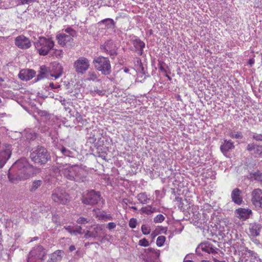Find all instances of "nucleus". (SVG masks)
Returning a JSON list of instances; mask_svg holds the SVG:
<instances>
[{"label":"nucleus","instance_id":"f257e3e1","mask_svg":"<svg viewBox=\"0 0 262 262\" xmlns=\"http://www.w3.org/2000/svg\"><path fill=\"white\" fill-rule=\"evenodd\" d=\"M39 169L30 165L27 160L22 158L16 161L9 169L8 177L10 182L16 183L37 173Z\"/></svg>","mask_w":262,"mask_h":262},{"label":"nucleus","instance_id":"f03ea898","mask_svg":"<svg viewBox=\"0 0 262 262\" xmlns=\"http://www.w3.org/2000/svg\"><path fill=\"white\" fill-rule=\"evenodd\" d=\"M55 42L51 37L40 36L35 43V46L39 54L46 56L53 48Z\"/></svg>","mask_w":262,"mask_h":262},{"label":"nucleus","instance_id":"7ed1b4c3","mask_svg":"<svg viewBox=\"0 0 262 262\" xmlns=\"http://www.w3.org/2000/svg\"><path fill=\"white\" fill-rule=\"evenodd\" d=\"M63 31L64 32L57 33L56 36L58 43L62 47L72 42L73 38L76 35V31L70 27L63 30Z\"/></svg>","mask_w":262,"mask_h":262},{"label":"nucleus","instance_id":"20e7f679","mask_svg":"<svg viewBox=\"0 0 262 262\" xmlns=\"http://www.w3.org/2000/svg\"><path fill=\"white\" fill-rule=\"evenodd\" d=\"M30 158L36 163L45 164L50 159V156L46 148L37 146L33 149Z\"/></svg>","mask_w":262,"mask_h":262},{"label":"nucleus","instance_id":"39448f33","mask_svg":"<svg viewBox=\"0 0 262 262\" xmlns=\"http://www.w3.org/2000/svg\"><path fill=\"white\" fill-rule=\"evenodd\" d=\"M46 255L47 251L42 246H36L29 252L27 262H42Z\"/></svg>","mask_w":262,"mask_h":262},{"label":"nucleus","instance_id":"423d86ee","mask_svg":"<svg viewBox=\"0 0 262 262\" xmlns=\"http://www.w3.org/2000/svg\"><path fill=\"white\" fill-rule=\"evenodd\" d=\"M51 199L57 205H66L70 201L69 194L60 188H56L53 190Z\"/></svg>","mask_w":262,"mask_h":262},{"label":"nucleus","instance_id":"0eeeda50","mask_svg":"<svg viewBox=\"0 0 262 262\" xmlns=\"http://www.w3.org/2000/svg\"><path fill=\"white\" fill-rule=\"evenodd\" d=\"M93 63L95 68L102 74L110 75L111 73V66L108 58L99 56L94 59Z\"/></svg>","mask_w":262,"mask_h":262},{"label":"nucleus","instance_id":"6e6552de","mask_svg":"<svg viewBox=\"0 0 262 262\" xmlns=\"http://www.w3.org/2000/svg\"><path fill=\"white\" fill-rule=\"evenodd\" d=\"M101 199L102 198L99 192L91 190L83 194L81 201L84 204L94 205L98 204Z\"/></svg>","mask_w":262,"mask_h":262},{"label":"nucleus","instance_id":"1a4fd4ad","mask_svg":"<svg viewBox=\"0 0 262 262\" xmlns=\"http://www.w3.org/2000/svg\"><path fill=\"white\" fill-rule=\"evenodd\" d=\"M89 67V60L84 57H79L74 63V68L77 73H84Z\"/></svg>","mask_w":262,"mask_h":262},{"label":"nucleus","instance_id":"9d476101","mask_svg":"<svg viewBox=\"0 0 262 262\" xmlns=\"http://www.w3.org/2000/svg\"><path fill=\"white\" fill-rule=\"evenodd\" d=\"M12 154V146L5 144L0 150V168H2L9 159Z\"/></svg>","mask_w":262,"mask_h":262},{"label":"nucleus","instance_id":"9b49d317","mask_svg":"<svg viewBox=\"0 0 262 262\" xmlns=\"http://www.w3.org/2000/svg\"><path fill=\"white\" fill-rule=\"evenodd\" d=\"M14 41L15 46L19 49L26 50L31 47L30 39L23 35L16 37Z\"/></svg>","mask_w":262,"mask_h":262},{"label":"nucleus","instance_id":"f8f14e48","mask_svg":"<svg viewBox=\"0 0 262 262\" xmlns=\"http://www.w3.org/2000/svg\"><path fill=\"white\" fill-rule=\"evenodd\" d=\"M251 202L256 207L262 208V190L260 189H254L251 193Z\"/></svg>","mask_w":262,"mask_h":262},{"label":"nucleus","instance_id":"ddd939ff","mask_svg":"<svg viewBox=\"0 0 262 262\" xmlns=\"http://www.w3.org/2000/svg\"><path fill=\"white\" fill-rule=\"evenodd\" d=\"M262 225L256 222L250 223L248 225L247 233L252 237H255L260 235Z\"/></svg>","mask_w":262,"mask_h":262},{"label":"nucleus","instance_id":"4468645a","mask_svg":"<svg viewBox=\"0 0 262 262\" xmlns=\"http://www.w3.org/2000/svg\"><path fill=\"white\" fill-rule=\"evenodd\" d=\"M236 216L242 221L248 220L252 214V211L249 208H239L235 210Z\"/></svg>","mask_w":262,"mask_h":262},{"label":"nucleus","instance_id":"2eb2a0df","mask_svg":"<svg viewBox=\"0 0 262 262\" xmlns=\"http://www.w3.org/2000/svg\"><path fill=\"white\" fill-rule=\"evenodd\" d=\"M100 49L110 55L116 54V47L111 40H107L103 45H101Z\"/></svg>","mask_w":262,"mask_h":262},{"label":"nucleus","instance_id":"dca6fc26","mask_svg":"<svg viewBox=\"0 0 262 262\" xmlns=\"http://www.w3.org/2000/svg\"><path fill=\"white\" fill-rule=\"evenodd\" d=\"M75 168L76 172L74 181L78 182H84L86 180V178L88 174V171L78 166H76Z\"/></svg>","mask_w":262,"mask_h":262},{"label":"nucleus","instance_id":"f3484780","mask_svg":"<svg viewBox=\"0 0 262 262\" xmlns=\"http://www.w3.org/2000/svg\"><path fill=\"white\" fill-rule=\"evenodd\" d=\"M76 166L77 165H74L72 166H68L63 168L60 171L64 176L68 179L72 181L74 180L75 176L76 174Z\"/></svg>","mask_w":262,"mask_h":262},{"label":"nucleus","instance_id":"a211bd4d","mask_svg":"<svg viewBox=\"0 0 262 262\" xmlns=\"http://www.w3.org/2000/svg\"><path fill=\"white\" fill-rule=\"evenodd\" d=\"M35 74V72L33 70L23 69L20 71L18 76L20 79L28 81L32 79Z\"/></svg>","mask_w":262,"mask_h":262},{"label":"nucleus","instance_id":"6ab92c4d","mask_svg":"<svg viewBox=\"0 0 262 262\" xmlns=\"http://www.w3.org/2000/svg\"><path fill=\"white\" fill-rule=\"evenodd\" d=\"M232 201L237 205H241L243 201L242 197V191L239 189L236 188L234 189L231 194Z\"/></svg>","mask_w":262,"mask_h":262},{"label":"nucleus","instance_id":"aec40b11","mask_svg":"<svg viewBox=\"0 0 262 262\" xmlns=\"http://www.w3.org/2000/svg\"><path fill=\"white\" fill-rule=\"evenodd\" d=\"M64 255V252L61 250H57L51 254L47 262H60Z\"/></svg>","mask_w":262,"mask_h":262},{"label":"nucleus","instance_id":"412c9836","mask_svg":"<svg viewBox=\"0 0 262 262\" xmlns=\"http://www.w3.org/2000/svg\"><path fill=\"white\" fill-rule=\"evenodd\" d=\"M234 143L230 140H224L220 146V149L224 155H226L230 150L234 149Z\"/></svg>","mask_w":262,"mask_h":262},{"label":"nucleus","instance_id":"4be33fe9","mask_svg":"<svg viewBox=\"0 0 262 262\" xmlns=\"http://www.w3.org/2000/svg\"><path fill=\"white\" fill-rule=\"evenodd\" d=\"M133 45L137 50L139 51L140 54L142 55L145 47V43L139 39H136L133 41Z\"/></svg>","mask_w":262,"mask_h":262},{"label":"nucleus","instance_id":"5701e85b","mask_svg":"<svg viewBox=\"0 0 262 262\" xmlns=\"http://www.w3.org/2000/svg\"><path fill=\"white\" fill-rule=\"evenodd\" d=\"M97 218L99 220L107 221L113 220V217L111 214H106L104 211L99 212L97 214Z\"/></svg>","mask_w":262,"mask_h":262},{"label":"nucleus","instance_id":"b1692460","mask_svg":"<svg viewBox=\"0 0 262 262\" xmlns=\"http://www.w3.org/2000/svg\"><path fill=\"white\" fill-rule=\"evenodd\" d=\"M141 214L149 215L155 212H156V209L152 207L151 205L142 207L140 209Z\"/></svg>","mask_w":262,"mask_h":262},{"label":"nucleus","instance_id":"393cba45","mask_svg":"<svg viewBox=\"0 0 262 262\" xmlns=\"http://www.w3.org/2000/svg\"><path fill=\"white\" fill-rule=\"evenodd\" d=\"M137 198L140 203L143 204L147 203L148 201L149 200V198L146 192H142L138 194L137 196Z\"/></svg>","mask_w":262,"mask_h":262},{"label":"nucleus","instance_id":"a878e982","mask_svg":"<svg viewBox=\"0 0 262 262\" xmlns=\"http://www.w3.org/2000/svg\"><path fill=\"white\" fill-rule=\"evenodd\" d=\"M47 68L46 66H41L40 67V71L39 74L37 75V80H41L45 77H47Z\"/></svg>","mask_w":262,"mask_h":262},{"label":"nucleus","instance_id":"bb28decb","mask_svg":"<svg viewBox=\"0 0 262 262\" xmlns=\"http://www.w3.org/2000/svg\"><path fill=\"white\" fill-rule=\"evenodd\" d=\"M251 154L255 157L262 158V146L257 145Z\"/></svg>","mask_w":262,"mask_h":262},{"label":"nucleus","instance_id":"cd10ccee","mask_svg":"<svg viewBox=\"0 0 262 262\" xmlns=\"http://www.w3.org/2000/svg\"><path fill=\"white\" fill-rule=\"evenodd\" d=\"M243 256H245L246 258L248 259V262H249V261L251 260V259H252L253 253L251 251L248 250L247 249L244 252H243L242 253L240 259L242 258ZM239 262H241V259L239 260Z\"/></svg>","mask_w":262,"mask_h":262},{"label":"nucleus","instance_id":"c85d7f7f","mask_svg":"<svg viewBox=\"0 0 262 262\" xmlns=\"http://www.w3.org/2000/svg\"><path fill=\"white\" fill-rule=\"evenodd\" d=\"M229 136L233 139H242L243 137L242 133L239 131H231Z\"/></svg>","mask_w":262,"mask_h":262},{"label":"nucleus","instance_id":"c756f323","mask_svg":"<svg viewBox=\"0 0 262 262\" xmlns=\"http://www.w3.org/2000/svg\"><path fill=\"white\" fill-rule=\"evenodd\" d=\"M42 184V181L41 180H35L33 182L32 185L30 188V190L31 192L34 191L38 188H39Z\"/></svg>","mask_w":262,"mask_h":262},{"label":"nucleus","instance_id":"7c9ffc66","mask_svg":"<svg viewBox=\"0 0 262 262\" xmlns=\"http://www.w3.org/2000/svg\"><path fill=\"white\" fill-rule=\"evenodd\" d=\"M212 245L208 243H204L201 245V248L203 251L209 253V251L211 249Z\"/></svg>","mask_w":262,"mask_h":262},{"label":"nucleus","instance_id":"2f4dec72","mask_svg":"<svg viewBox=\"0 0 262 262\" xmlns=\"http://www.w3.org/2000/svg\"><path fill=\"white\" fill-rule=\"evenodd\" d=\"M252 177L254 179V180L259 181L261 184H262V173L259 171L255 172L252 174Z\"/></svg>","mask_w":262,"mask_h":262},{"label":"nucleus","instance_id":"473e14b6","mask_svg":"<svg viewBox=\"0 0 262 262\" xmlns=\"http://www.w3.org/2000/svg\"><path fill=\"white\" fill-rule=\"evenodd\" d=\"M166 240V237L164 236L161 235L158 237L156 241V244L158 247L162 246Z\"/></svg>","mask_w":262,"mask_h":262},{"label":"nucleus","instance_id":"72a5a7b5","mask_svg":"<svg viewBox=\"0 0 262 262\" xmlns=\"http://www.w3.org/2000/svg\"><path fill=\"white\" fill-rule=\"evenodd\" d=\"M141 231L142 233L144 235H148L150 233L151 231V229L150 226L147 225H143L141 226Z\"/></svg>","mask_w":262,"mask_h":262},{"label":"nucleus","instance_id":"f704fd0d","mask_svg":"<svg viewBox=\"0 0 262 262\" xmlns=\"http://www.w3.org/2000/svg\"><path fill=\"white\" fill-rule=\"evenodd\" d=\"M94 231H95V233H94V234H95L96 237L98 236H101V233H102V230H103L102 227L101 226L97 225L94 228Z\"/></svg>","mask_w":262,"mask_h":262},{"label":"nucleus","instance_id":"c9c22d12","mask_svg":"<svg viewBox=\"0 0 262 262\" xmlns=\"http://www.w3.org/2000/svg\"><path fill=\"white\" fill-rule=\"evenodd\" d=\"M101 23L105 24L107 26H108L110 24L112 26H114V25H115V22H114V20L112 18H105V19H104L100 21L98 23L99 24H101Z\"/></svg>","mask_w":262,"mask_h":262},{"label":"nucleus","instance_id":"e433bc0d","mask_svg":"<svg viewBox=\"0 0 262 262\" xmlns=\"http://www.w3.org/2000/svg\"><path fill=\"white\" fill-rule=\"evenodd\" d=\"M165 220V217L161 214H158L154 219L155 223H162Z\"/></svg>","mask_w":262,"mask_h":262},{"label":"nucleus","instance_id":"4c0bfd02","mask_svg":"<svg viewBox=\"0 0 262 262\" xmlns=\"http://www.w3.org/2000/svg\"><path fill=\"white\" fill-rule=\"evenodd\" d=\"M62 53L63 52L62 50L54 49L53 55L58 58H61L62 56Z\"/></svg>","mask_w":262,"mask_h":262},{"label":"nucleus","instance_id":"58836bf2","mask_svg":"<svg viewBox=\"0 0 262 262\" xmlns=\"http://www.w3.org/2000/svg\"><path fill=\"white\" fill-rule=\"evenodd\" d=\"M88 79L91 80L95 81L97 79L98 76L96 73L94 72H90L88 74Z\"/></svg>","mask_w":262,"mask_h":262},{"label":"nucleus","instance_id":"ea45409f","mask_svg":"<svg viewBox=\"0 0 262 262\" xmlns=\"http://www.w3.org/2000/svg\"><path fill=\"white\" fill-rule=\"evenodd\" d=\"M149 245V242L145 238H143L139 241V245L141 246L147 247Z\"/></svg>","mask_w":262,"mask_h":262},{"label":"nucleus","instance_id":"a19ab883","mask_svg":"<svg viewBox=\"0 0 262 262\" xmlns=\"http://www.w3.org/2000/svg\"><path fill=\"white\" fill-rule=\"evenodd\" d=\"M89 220L87 218L84 217H80L77 220V223L79 224H85L89 223Z\"/></svg>","mask_w":262,"mask_h":262},{"label":"nucleus","instance_id":"79ce46f5","mask_svg":"<svg viewBox=\"0 0 262 262\" xmlns=\"http://www.w3.org/2000/svg\"><path fill=\"white\" fill-rule=\"evenodd\" d=\"M165 63L164 61L161 60H158V67L160 70L162 72H164V73H166V70L164 68L163 64H164Z\"/></svg>","mask_w":262,"mask_h":262},{"label":"nucleus","instance_id":"37998d69","mask_svg":"<svg viewBox=\"0 0 262 262\" xmlns=\"http://www.w3.org/2000/svg\"><path fill=\"white\" fill-rule=\"evenodd\" d=\"M61 151L63 154V155L66 156L70 157L72 154V152L70 150L66 149V147L63 146L62 147L61 149Z\"/></svg>","mask_w":262,"mask_h":262},{"label":"nucleus","instance_id":"c03bdc74","mask_svg":"<svg viewBox=\"0 0 262 262\" xmlns=\"http://www.w3.org/2000/svg\"><path fill=\"white\" fill-rule=\"evenodd\" d=\"M137 225V220L135 218H132L129 222V226L131 228H136Z\"/></svg>","mask_w":262,"mask_h":262},{"label":"nucleus","instance_id":"a18cd8bd","mask_svg":"<svg viewBox=\"0 0 262 262\" xmlns=\"http://www.w3.org/2000/svg\"><path fill=\"white\" fill-rule=\"evenodd\" d=\"M257 145L253 144V143H251V144H248L247 146V150L248 151H254V149H255V148H256V146Z\"/></svg>","mask_w":262,"mask_h":262},{"label":"nucleus","instance_id":"49530a36","mask_svg":"<svg viewBox=\"0 0 262 262\" xmlns=\"http://www.w3.org/2000/svg\"><path fill=\"white\" fill-rule=\"evenodd\" d=\"M252 138L256 141H262V135L261 134H254Z\"/></svg>","mask_w":262,"mask_h":262},{"label":"nucleus","instance_id":"de8ad7c7","mask_svg":"<svg viewBox=\"0 0 262 262\" xmlns=\"http://www.w3.org/2000/svg\"><path fill=\"white\" fill-rule=\"evenodd\" d=\"M85 236L86 237H95V235L94 234V232H91L90 231H87L85 234Z\"/></svg>","mask_w":262,"mask_h":262},{"label":"nucleus","instance_id":"09e8293b","mask_svg":"<svg viewBox=\"0 0 262 262\" xmlns=\"http://www.w3.org/2000/svg\"><path fill=\"white\" fill-rule=\"evenodd\" d=\"M116 227V225L115 223H113V222H110L108 224H107V228L109 229V230H111V229H114Z\"/></svg>","mask_w":262,"mask_h":262},{"label":"nucleus","instance_id":"8fccbe9b","mask_svg":"<svg viewBox=\"0 0 262 262\" xmlns=\"http://www.w3.org/2000/svg\"><path fill=\"white\" fill-rule=\"evenodd\" d=\"M64 228L69 233L71 234H74V229H73L72 227L69 226L67 227H64Z\"/></svg>","mask_w":262,"mask_h":262},{"label":"nucleus","instance_id":"3c124183","mask_svg":"<svg viewBox=\"0 0 262 262\" xmlns=\"http://www.w3.org/2000/svg\"><path fill=\"white\" fill-rule=\"evenodd\" d=\"M82 228L80 226H77L75 229H74V234L79 233L82 234Z\"/></svg>","mask_w":262,"mask_h":262},{"label":"nucleus","instance_id":"603ef678","mask_svg":"<svg viewBox=\"0 0 262 262\" xmlns=\"http://www.w3.org/2000/svg\"><path fill=\"white\" fill-rule=\"evenodd\" d=\"M49 86L52 89H57V88H59L60 85H59V84L55 85L53 82H50L49 84Z\"/></svg>","mask_w":262,"mask_h":262},{"label":"nucleus","instance_id":"864d4df0","mask_svg":"<svg viewBox=\"0 0 262 262\" xmlns=\"http://www.w3.org/2000/svg\"><path fill=\"white\" fill-rule=\"evenodd\" d=\"M62 74V71L60 70L58 73L55 74H51V76L52 77H54L55 79H57L61 76Z\"/></svg>","mask_w":262,"mask_h":262},{"label":"nucleus","instance_id":"5fc2aeb1","mask_svg":"<svg viewBox=\"0 0 262 262\" xmlns=\"http://www.w3.org/2000/svg\"><path fill=\"white\" fill-rule=\"evenodd\" d=\"M217 250V249H214V248H213L212 246H211V249H210V251H209V253H212L213 254H215L217 253V251H216Z\"/></svg>","mask_w":262,"mask_h":262},{"label":"nucleus","instance_id":"6e6d98bb","mask_svg":"<svg viewBox=\"0 0 262 262\" xmlns=\"http://www.w3.org/2000/svg\"><path fill=\"white\" fill-rule=\"evenodd\" d=\"M248 64L250 65V66H252L255 63V59L254 58H250L248 60Z\"/></svg>","mask_w":262,"mask_h":262},{"label":"nucleus","instance_id":"4d7b16f0","mask_svg":"<svg viewBox=\"0 0 262 262\" xmlns=\"http://www.w3.org/2000/svg\"><path fill=\"white\" fill-rule=\"evenodd\" d=\"M241 262H248V259L246 258L245 256H243L241 258ZM249 262H254L251 260H250Z\"/></svg>","mask_w":262,"mask_h":262},{"label":"nucleus","instance_id":"13d9d810","mask_svg":"<svg viewBox=\"0 0 262 262\" xmlns=\"http://www.w3.org/2000/svg\"><path fill=\"white\" fill-rule=\"evenodd\" d=\"M76 249V248L74 245H71L69 247V250L70 251H73Z\"/></svg>","mask_w":262,"mask_h":262},{"label":"nucleus","instance_id":"bf43d9fd","mask_svg":"<svg viewBox=\"0 0 262 262\" xmlns=\"http://www.w3.org/2000/svg\"><path fill=\"white\" fill-rule=\"evenodd\" d=\"M165 76L168 78V79L169 80H170H170H171V77H170V76L167 74V73H165Z\"/></svg>","mask_w":262,"mask_h":262},{"label":"nucleus","instance_id":"052dcab7","mask_svg":"<svg viewBox=\"0 0 262 262\" xmlns=\"http://www.w3.org/2000/svg\"><path fill=\"white\" fill-rule=\"evenodd\" d=\"M130 209H133L134 210H135V211L137 210V207H135V206H132V207H130Z\"/></svg>","mask_w":262,"mask_h":262},{"label":"nucleus","instance_id":"680f3d73","mask_svg":"<svg viewBox=\"0 0 262 262\" xmlns=\"http://www.w3.org/2000/svg\"><path fill=\"white\" fill-rule=\"evenodd\" d=\"M124 71L125 73H128V71H129V69H127V68H124Z\"/></svg>","mask_w":262,"mask_h":262},{"label":"nucleus","instance_id":"e2e57ef3","mask_svg":"<svg viewBox=\"0 0 262 262\" xmlns=\"http://www.w3.org/2000/svg\"><path fill=\"white\" fill-rule=\"evenodd\" d=\"M214 261L215 262H226L224 260H223V261H219V260H216L214 259Z\"/></svg>","mask_w":262,"mask_h":262},{"label":"nucleus","instance_id":"0e129e2a","mask_svg":"<svg viewBox=\"0 0 262 262\" xmlns=\"http://www.w3.org/2000/svg\"><path fill=\"white\" fill-rule=\"evenodd\" d=\"M184 262H193V261L192 260H185L184 261Z\"/></svg>","mask_w":262,"mask_h":262},{"label":"nucleus","instance_id":"69168bd1","mask_svg":"<svg viewBox=\"0 0 262 262\" xmlns=\"http://www.w3.org/2000/svg\"><path fill=\"white\" fill-rule=\"evenodd\" d=\"M155 235L154 234V233H152L151 234V236L152 237V238H154L155 237Z\"/></svg>","mask_w":262,"mask_h":262},{"label":"nucleus","instance_id":"338daca9","mask_svg":"<svg viewBox=\"0 0 262 262\" xmlns=\"http://www.w3.org/2000/svg\"><path fill=\"white\" fill-rule=\"evenodd\" d=\"M201 262H212V261H209V260H202Z\"/></svg>","mask_w":262,"mask_h":262},{"label":"nucleus","instance_id":"774afa93","mask_svg":"<svg viewBox=\"0 0 262 262\" xmlns=\"http://www.w3.org/2000/svg\"><path fill=\"white\" fill-rule=\"evenodd\" d=\"M148 250H149L150 251H152V249L151 248H150L148 249Z\"/></svg>","mask_w":262,"mask_h":262}]
</instances>
